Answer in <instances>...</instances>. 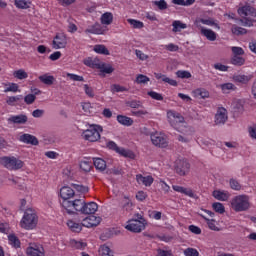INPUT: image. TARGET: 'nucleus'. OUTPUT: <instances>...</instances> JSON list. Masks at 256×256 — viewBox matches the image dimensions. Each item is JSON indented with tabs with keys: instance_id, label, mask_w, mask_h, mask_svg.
I'll use <instances>...</instances> for the list:
<instances>
[{
	"instance_id": "nucleus-1",
	"label": "nucleus",
	"mask_w": 256,
	"mask_h": 256,
	"mask_svg": "<svg viewBox=\"0 0 256 256\" xmlns=\"http://www.w3.org/2000/svg\"><path fill=\"white\" fill-rule=\"evenodd\" d=\"M72 205H74V207H72V215L75 211H78V213H81L82 215H95L99 209L97 203H86L84 199H75V203Z\"/></svg>"
},
{
	"instance_id": "nucleus-2",
	"label": "nucleus",
	"mask_w": 256,
	"mask_h": 256,
	"mask_svg": "<svg viewBox=\"0 0 256 256\" xmlns=\"http://www.w3.org/2000/svg\"><path fill=\"white\" fill-rule=\"evenodd\" d=\"M60 197L63 199L61 205L67 211V214L73 215L75 199L73 201L69 199H73V197H75V190L69 186H64L60 189Z\"/></svg>"
},
{
	"instance_id": "nucleus-3",
	"label": "nucleus",
	"mask_w": 256,
	"mask_h": 256,
	"mask_svg": "<svg viewBox=\"0 0 256 256\" xmlns=\"http://www.w3.org/2000/svg\"><path fill=\"white\" fill-rule=\"evenodd\" d=\"M238 14L244 27H253V23L256 22V9L250 5H245L238 9Z\"/></svg>"
},
{
	"instance_id": "nucleus-4",
	"label": "nucleus",
	"mask_w": 256,
	"mask_h": 256,
	"mask_svg": "<svg viewBox=\"0 0 256 256\" xmlns=\"http://www.w3.org/2000/svg\"><path fill=\"white\" fill-rule=\"evenodd\" d=\"M145 225H147V220L144 219L143 214L136 213L133 218L128 221L126 229L132 233H141V231H144Z\"/></svg>"
},
{
	"instance_id": "nucleus-5",
	"label": "nucleus",
	"mask_w": 256,
	"mask_h": 256,
	"mask_svg": "<svg viewBox=\"0 0 256 256\" xmlns=\"http://www.w3.org/2000/svg\"><path fill=\"white\" fill-rule=\"evenodd\" d=\"M39 221V218L37 217V213L35 210L28 208L24 212V216L20 222V226L23 229H35L37 227V223Z\"/></svg>"
},
{
	"instance_id": "nucleus-6",
	"label": "nucleus",
	"mask_w": 256,
	"mask_h": 256,
	"mask_svg": "<svg viewBox=\"0 0 256 256\" xmlns=\"http://www.w3.org/2000/svg\"><path fill=\"white\" fill-rule=\"evenodd\" d=\"M232 209L236 213H241L243 211H249L251 209V203L249 202V196L238 195L235 196L231 201Z\"/></svg>"
},
{
	"instance_id": "nucleus-7",
	"label": "nucleus",
	"mask_w": 256,
	"mask_h": 256,
	"mask_svg": "<svg viewBox=\"0 0 256 256\" xmlns=\"http://www.w3.org/2000/svg\"><path fill=\"white\" fill-rule=\"evenodd\" d=\"M102 132L103 128L101 126H91L89 129L83 132V137L86 141L95 143V141H99V139H101Z\"/></svg>"
},
{
	"instance_id": "nucleus-8",
	"label": "nucleus",
	"mask_w": 256,
	"mask_h": 256,
	"mask_svg": "<svg viewBox=\"0 0 256 256\" xmlns=\"http://www.w3.org/2000/svg\"><path fill=\"white\" fill-rule=\"evenodd\" d=\"M151 142L155 145V147H160L165 149L169 142L167 141V136L163 133L156 132L150 135Z\"/></svg>"
},
{
	"instance_id": "nucleus-9",
	"label": "nucleus",
	"mask_w": 256,
	"mask_h": 256,
	"mask_svg": "<svg viewBox=\"0 0 256 256\" xmlns=\"http://www.w3.org/2000/svg\"><path fill=\"white\" fill-rule=\"evenodd\" d=\"M189 169H191V165L185 159H178L175 161V172L180 177H184L189 173Z\"/></svg>"
},
{
	"instance_id": "nucleus-10",
	"label": "nucleus",
	"mask_w": 256,
	"mask_h": 256,
	"mask_svg": "<svg viewBox=\"0 0 256 256\" xmlns=\"http://www.w3.org/2000/svg\"><path fill=\"white\" fill-rule=\"evenodd\" d=\"M2 165L6 166L7 169H21L23 167V161L15 157H3L1 158Z\"/></svg>"
},
{
	"instance_id": "nucleus-11",
	"label": "nucleus",
	"mask_w": 256,
	"mask_h": 256,
	"mask_svg": "<svg viewBox=\"0 0 256 256\" xmlns=\"http://www.w3.org/2000/svg\"><path fill=\"white\" fill-rule=\"evenodd\" d=\"M227 119V109L219 107L215 114V125H225V123H227Z\"/></svg>"
},
{
	"instance_id": "nucleus-12",
	"label": "nucleus",
	"mask_w": 256,
	"mask_h": 256,
	"mask_svg": "<svg viewBox=\"0 0 256 256\" xmlns=\"http://www.w3.org/2000/svg\"><path fill=\"white\" fill-rule=\"evenodd\" d=\"M101 221H102L101 217L90 215L83 219L82 225L83 227H87L88 229H91L92 227H97L101 223Z\"/></svg>"
},
{
	"instance_id": "nucleus-13",
	"label": "nucleus",
	"mask_w": 256,
	"mask_h": 256,
	"mask_svg": "<svg viewBox=\"0 0 256 256\" xmlns=\"http://www.w3.org/2000/svg\"><path fill=\"white\" fill-rule=\"evenodd\" d=\"M67 47V36L65 34H57L53 40L54 49H65Z\"/></svg>"
},
{
	"instance_id": "nucleus-14",
	"label": "nucleus",
	"mask_w": 256,
	"mask_h": 256,
	"mask_svg": "<svg viewBox=\"0 0 256 256\" xmlns=\"http://www.w3.org/2000/svg\"><path fill=\"white\" fill-rule=\"evenodd\" d=\"M28 256H45V248L41 245L34 244L26 249Z\"/></svg>"
},
{
	"instance_id": "nucleus-15",
	"label": "nucleus",
	"mask_w": 256,
	"mask_h": 256,
	"mask_svg": "<svg viewBox=\"0 0 256 256\" xmlns=\"http://www.w3.org/2000/svg\"><path fill=\"white\" fill-rule=\"evenodd\" d=\"M29 121V118L25 114L13 115L8 118V123H13L14 125H25Z\"/></svg>"
},
{
	"instance_id": "nucleus-16",
	"label": "nucleus",
	"mask_w": 256,
	"mask_h": 256,
	"mask_svg": "<svg viewBox=\"0 0 256 256\" xmlns=\"http://www.w3.org/2000/svg\"><path fill=\"white\" fill-rule=\"evenodd\" d=\"M193 129L192 128H186L185 132H183V135H178L177 139L180 141V143H190L191 139H193Z\"/></svg>"
},
{
	"instance_id": "nucleus-17",
	"label": "nucleus",
	"mask_w": 256,
	"mask_h": 256,
	"mask_svg": "<svg viewBox=\"0 0 256 256\" xmlns=\"http://www.w3.org/2000/svg\"><path fill=\"white\" fill-rule=\"evenodd\" d=\"M172 189L177 193H183V195H187V197H191L192 199H195V197H197V195L193 193V190L191 188H185L183 186L173 185Z\"/></svg>"
},
{
	"instance_id": "nucleus-18",
	"label": "nucleus",
	"mask_w": 256,
	"mask_h": 256,
	"mask_svg": "<svg viewBox=\"0 0 256 256\" xmlns=\"http://www.w3.org/2000/svg\"><path fill=\"white\" fill-rule=\"evenodd\" d=\"M85 33H91L92 35H103L105 33V30L103 29V26L96 22L94 25L89 26Z\"/></svg>"
},
{
	"instance_id": "nucleus-19",
	"label": "nucleus",
	"mask_w": 256,
	"mask_h": 256,
	"mask_svg": "<svg viewBox=\"0 0 256 256\" xmlns=\"http://www.w3.org/2000/svg\"><path fill=\"white\" fill-rule=\"evenodd\" d=\"M19 141H21L22 143H26L27 145H39V140H37V137L31 134L21 135Z\"/></svg>"
},
{
	"instance_id": "nucleus-20",
	"label": "nucleus",
	"mask_w": 256,
	"mask_h": 256,
	"mask_svg": "<svg viewBox=\"0 0 256 256\" xmlns=\"http://www.w3.org/2000/svg\"><path fill=\"white\" fill-rule=\"evenodd\" d=\"M136 181L137 183H142V185H145V187H151L153 185V177L152 176H143L141 174L136 175Z\"/></svg>"
},
{
	"instance_id": "nucleus-21",
	"label": "nucleus",
	"mask_w": 256,
	"mask_h": 256,
	"mask_svg": "<svg viewBox=\"0 0 256 256\" xmlns=\"http://www.w3.org/2000/svg\"><path fill=\"white\" fill-rule=\"evenodd\" d=\"M212 195L214 199H217V201H227L229 197H231L229 192L221 190H214Z\"/></svg>"
},
{
	"instance_id": "nucleus-22",
	"label": "nucleus",
	"mask_w": 256,
	"mask_h": 256,
	"mask_svg": "<svg viewBox=\"0 0 256 256\" xmlns=\"http://www.w3.org/2000/svg\"><path fill=\"white\" fill-rule=\"evenodd\" d=\"M93 164L97 171H100L101 173L107 169V162L102 158H93Z\"/></svg>"
},
{
	"instance_id": "nucleus-23",
	"label": "nucleus",
	"mask_w": 256,
	"mask_h": 256,
	"mask_svg": "<svg viewBox=\"0 0 256 256\" xmlns=\"http://www.w3.org/2000/svg\"><path fill=\"white\" fill-rule=\"evenodd\" d=\"M201 35L206 37V39H208V41H216L217 40V33H215L211 29L202 28L201 29Z\"/></svg>"
},
{
	"instance_id": "nucleus-24",
	"label": "nucleus",
	"mask_w": 256,
	"mask_h": 256,
	"mask_svg": "<svg viewBox=\"0 0 256 256\" xmlns=\"http://www.w3.org/2000/svg\"><path fill=\"white\" fill-rule=\"evenodd\" d=\"M120 207L124 211H131L133 209V201H131L128 196H124L120 202Z\"/></svg>"
},
{
	"instance_id": "nucleus-25",
	"label": "nucleus",
	"mask_w": 256,
	"mask_h": 256,
	"mask_svg": "<svg viewBox=\"0 0 256 256\" xmlns=\"http://www.w3.org/2000/svg\"><path fill=\"white\" fill-rule=\"evenodd\" d=\"M67 226L69 227V229H71V231H73L74 233H81L82 229H83V223H77L73 220H69L67 222Z\"/></svg>"
},
{
	"instance_id": "nucleus-26",
	"label": "nucleus",
	"mask_w": 256,
	"mask_h": 256,
	"mask_svg": "<svg viewBox=\"0 0 256 256\" xmlns=\"http://www.w3.org/2000/svg\"><path fill=\"white\" fill-rule=\"evenodd\" d=\"M39 81L44 85H53L55 83V77L49 74H44L38 77Z\"/></svg>"
},
{
	"instance_id": "nucleus-27",
	"label": "nucleus",
	"mask_w": 256,
	"mask_h": 256,
	"mask_svg": "<svg viewBox=\"0 0 256 256\" xmlns=\"http://www.w3.org/2000/svg\"><path fill=\"white\" fill-rule=\"evenodd\" d=\"M96 68L100 69L101 73H106V74H111L113 73V71H115V69H113V66H111V64H96Z\"/></svg>"
},
{
	"instance_id": "nucleus-28",
	"label": "nucleus",
	"mask_w": 256,
	"mask_h": 256,
	"mask_svg": "<svg viewBox=\"0 0 256 256\" xmlns=\"http://www.w3.org/2000/svg\"><path fill=\"white\" fill-rule=\"evenodd\" d=\"M102 25H111L113 23V14L111 12H105L100 18Z\"/></svg>"
},
{
	"instance_id": "nucleus-29",
	"label": "nucleus",
	"mask_w": 256,
	"mask_h": 256,
	"mask_svg": "<svg viewBox=\"0 0 256 256\" xmlns=\"http://www.w3.org/2000/svg\"><path fill=\"white\" fill-rule=\"evenodd\" d=\"M117 121L120 123V125H125L126 127H131V125H133V119L127 116L118 115Z\"/></svg>"
},
{
	"instance_id": "nucleus-30",
	"label": "nucleus",
	"mask_w": 256,
	"mask_h": 256,
	"mask_svg": "<svg viewBox=\"0 0 256 256\" xmlns=\"http://www.w3.org/2000/svg\"><path fill=\"white\" fill-rule=\"evenodd\" d=\"M19 101H23V95L10 96L7 98L6 103L10 107H15Z\"/></svg>"
},
{
	"instance_id": "nucleus-31",
	"label": "nucleus",
	"mask_w": 256,
	"mask_h": 256,
	"mask_svg": "<svg viewBox=\"0 0 256 256\" xmlns=\"http://www.w3.org/2000/svg\"><path fill=\"white\" fill-rule=\"evenodd\" d=\"M8 241L12 247H15V249H19V247H21V241L15 234L8 235Z\"/></svg>"
},
{
	"instance_id": "nucleus-32",
	"label": "nucleus",
	"mask_w": 256,
	"mask_h": 256,
	"mask_svg": "<svg viewBox=\"0 0 256 256\" xmlns=\"http://www.w3.org/2000/svg\"><path fill=\"white\" fill-rule=\"evenodd\" d=\"M4 93H17L19 91V85L15 83H5Z\"/></svg>"
},
{
	"instance_id": "nucleus-33",
	"label": "nucleus",
	"mask_w": 256,
	"mask_h": 256,
	"mask_svg": "<svg viewBox=\"0 0 256 256\" xmlns=\"http://www.w3.org/2000/svg\"><path fill=\"white\" fill-rule=\"evenodd\" d=\"M195 97H200V99H209V91L205 88H198L194 90Z\"/></svg>"
},
{
	"instance_id": "nucleus-34",
	"label": "nucleus",
	"mask_w": 256,
	"mask_h": 256,
	"mask_svg": "<svg viewBox=\"0 0 256 256\" xmlns=\"http://www.w3.org/2000/svg\"><path fill=\"white\" fill-rule=\"evenodd\" d=\"M172 26H173V32L174 33H177L179 31H181V29H187V24L179 21V20H175L173 23H172Z\"/></svg>"
},
{
	"instance_id": "nucleus-35",
	"label": "nucleus",
	"mask_w": 256,
	"mask_h": 256,
	"mask_svg": "<svg viewBox=\"0 0 256 256\" xmlns=\"http://www.w3.org/2000/svg\"><path fill=\"white\" fill-rule=\"evenodd\" d=\"M231 64L235 65L236 67H241V66L245 65V58H243L241 56H232Z\"/></svg>"
},
{
	"instance_id": "nucleus-36",
	"label": "nucleus",
	"mask_w": 256,
	"mask_h": 256,
	"mask_svg": "<svg viewBox=\"0 0 256 256\" xmlns=\"http://www.w3.org/2000/svg\"><path fill=\"white\" fill-rule=\"evenodd\" d=\"M220 89H222V93H231V91H235L237 87H235L233 83H224L220 85Z\"/></svg>"
},
{
	"instance_id": "nucleus-37",
	"label": "nucleus",
	"mask_w": 256,
	"mask_h": 256,
	"mask_svg": "<svg viewBox=\"0 0 256 256\" xmlns=\"http://www.w3.org/2000/svg\"><path fill=\"white\" fill-rule=\"evenodd\" d=\"M199 22L202 23L203 25H208L209 27H215L216 29H220L219 24H217L215 20L211 18L209 19L201 18Z\"/></svg>"
},
{
	"instance_id": "nucleus-38",
	"label": "nucleus",
	"mask_w": 256,
	"mask_h": 256,
	"mask_svg": "<svg viewBox=\"0 0 256 256\" xmlns=\"http://www.w3.org/2000/svg\"><path fill=\"white\" fill-rule=\"evenodd\" d=\"M94 51L99 55H109V50L107 49V47H105V45H95Z\"/></svg>"
},
{
	"instance_id": "nucleus-39",
	"label": "nucleus",
	"mask_w": 256,
	"mask_h": 256,
	"mask_svg": "<svg viewBox=\"0 0 256 256\" xmlns=\"http://www.w3.org/2000/svg\"><path fill=\"white\" fill-rule=\"evenodd\" d=\"M117 153L122 155V157H129V159H133L135 154L131 150H126L125 148H119Z\"/></svg>"
},
{
	"instance_id": "nucleus-40",
	"label": "nucleus",
	"mask_w": 256,
	"mask_h": 256,
	"mask_svg": "<svg viewBox=\"0 0 256 256\" xmlns=\"http://www.w3.org/2000/svg\"><path fill=\"white\" fill-rule=\"evenodd\" d=\"M99 253L101 256H114L111 248H109L107 245H102L100 247Z\"/></svg>"
},
{
	"instance_id": "nucleus-41",
	"label": "nucleus",
	"mask_w": 256,
	"mask_h": 256,
	"mask_svg": "<svg viewBox=\"0 0 256 256\" xmlns=\"http://www.w3.org/2000/svg\"><path fill=\"white\" fill-rule=\"evenodd\" d=\"M70 245L73 247V249H85L87 247V243L77 240H71Z\"/></svg>"
},
{
	"instance_id": "nucleus-42",
	"label": "nucleus",
	"mask_w": 256,
	"mask_h": 256,
	"mask_svg": "<svg viewBox=\"0 0 256 256\" xmlns=\"http://www.w3.org/2000/svg\"><path fill=\"white\" fill-rule=\"evenodd\" d=\"M29 5H31V2H27L26 0H15V6L18 9H29Z\"/></svg>"
},
{
	"instance_id": "nucleus-43",
	"label": "nucleus",
	"mask_w": 256,
	"mask_h": 256,
	"mask_svg": "<svg viewBox=\"0 0 256 256\" xmlns=\"http://www.w3.org/2000/svg\"><path fill=\"white\" fill-rule=\"evenodd\" d=\"M92 163L89 160H84L80 162V169L85 171V173H89L91 171Z\"/></svg>"
},
{
	"instance_id": "nucleus-44",
	"label": "nucleus",
	"mask_w": 256,
	"mask_h": 256,
	"mask_svg": "<svg viewBox=\"0 0 256 256\" xmlns=\"http://www.w3.org/2000/svg\"><path fill=\"white\" fill-rule=\"evenodd\" d=\"M212 208L216 213H220V215H223V213H225V206H223L221 202L213 203Z\"/></svg>"
},
{
	"instance_id": "nucleus-45",
	"label": "nucleus",
	"mask_w": 256,
	"mask_h": 256,
	"mask_svg": "<svg viewBox=\"0 0 256 256\" xmlns=\"http://www.w3.org/2000/svg\"><path fill=\"white\" fill-rule=\"evenodd\" d=\"M150 79L149 77H147L146 75L143 74H139L136 77V83H138V85H145L147 83H149Z\"/></svg>"
},
{
	"instance_id": "nucleus-46",
	"label": "nucleus",
	"mask_w": 256,
	"mask_h": 256,
	"mask_svg": "<svg viewBox=\"0 0 256 256\" xmlns=\"http://www.w3.org/2000/svg\"><path fill=\"white\" fill-rule=\"evenodd\" d=\"M234 81H237V83H249V81H251V76L237 75L234 77Z\"/></svg>"
},
{
	"instance_id": "nucleus-47",
	"label": "nucleus",
	"mask_w": 256,
	"mask_h": 256,
	"mask_svg": "<svg viewBox=\"0 0 256 256\" xmlns=\"http://www.w3.org/2000/svg\"><path fill=\"white\" fill-rule=\"evenodd\" d=\"M14 77L16 79L23 80V79H27V77H29V75L27 74V72H25V70L20 69V70H17L14 72Z\"/></svg>"
},
{
	"instance_id": "nucleus-48",
	"label": "nucleus",
	"mask_w": 256,
	"mask_h": 256,
	"mask_svg": "<svg viewBox=\"0 0 256 256\" xmlns=\"http://www.w3.org/2000/svg\"><path fill=\"white\" fill-rule=\"evenodd\" d=\"M128 23H130L133 27V29H143L144 25L143 22L135 19H128Z\"/></svg>"
},
{
	"instance_id": "nucleus-49",
	"label": "nucleus",
	"mask_w": 256,
	"mask_h": 256,
	"mask_svg": "<svg viewBox=\"0 0 256 256\" xmlns=\"http://www.w3.org/2000/svg\"><path fill=\"white\" fill-rule=\"evenodd\" d=\"M153 5L158 7V9H160V11H165V9H167V7H168L167 1H165V0L153 1Z\"/></svg>"
},
{
	"instance_id": "nucleus-50",
	"label": "nucleus",
	"mask_w": 256,
	"mask_h": 256,
	"mask_svg": "<svg viewBox=\"0 0 256 256\" xmlns=\"http://www.w3.org/2000/svg\"><path fill=\"white\" fill-rule=\"evenodd\" d=\"M177 77L180 79H191V72L186 70H178L176 72Z\"/></svg>"
},
{
	"instance_id": "nucleus-51",
	"label": "nucleus",
	"mask_w": 256,
	"mask_h": 256,
	"mask_svg": "<svg viewBox=\"0 0 256 256\" xmlns=\"http://www.w3.org/2000/svg\"><path fill=\"white\" fill-rule=\"evenodd\" d=\"M201 217L205 219V221H207V225L209 229H211L212 231H219V229L215 225V220H210L209 218L205 217L203 214H201Z\"/></svg>"
},
{
	"instance_id": "nucleus-52",
	"label": "nucleus",
	"mask_w": 256,
	"mask_h": 256,
	"mask_svg": "<svg viewBox=\"0 0 256 256\" xmlns=\"http://www.w3.org/2000/svg\"><path fill=\"white\" fill-rule=\"evenodd\" d=\"M111 91H112V93H123V92L127 91V88H125L119 84H113L111 86Z\"/></svg>"
},
{
	"instance_id": "nucleus-53",
	"label": "nucleus",
	"mask_w": 256,
	"mask_h": 256,
	"mask_svg": "<svg viewBox=\"0 0 256 256\" xmlns=\"http://www.w3.org/2000/svg\"><path fill=\"white\" fill-rule=\"evenodd\" d=\"M232 33L234 35H245L247 33V29L239 27V26H234V27H232Z\"/></svg>"
},
{
	"instance_id": "nucleus-54",
	"label": "nucleus",
	"mask_w": 256,
	"mask_h": 256,
	"mask_svg": "<svg viewBox=\"0 0 256 256\" xmlns=\"http://www.w3.org/2000/svg\"><path fill=\"white\" fill-rule=\"evenodd\" d=\"M230 187L234 191H241V184L236 179H230Z\"/></svg>"
},
{
	"instance_id": "nucleus-55",
	"label": "nucleus",
	"mask_w": 256,
	"mask_h": 256,
	"mask_svg": "<svg viewBox=\"0 0 256 256\" xmlns=\"http://www.w3.org/2000/svg\"><path fill=\"white\" fill-rule=\"evenodd\" d=\"M231 51L233 53V56H240L241 57V55H245V50H243V48H241V47L233 46L231 48Z\"/></svg>"
},
{
	"instance_id": "nucleus-56",
	"label": "nucleus",
	"mask_w": 256,
	"mask_h": 256,
	"mask_svg": "<svg viewBox=\"0 0 256 256\" xmlns=\"http://www.w3.org/2000/svg\"><path fill=\"white\" fill-rule=\"evenodd\" d=\"M151 99H154L155 101H163V95L155 92V91H150L147 93Z\"/></svg>"
},
{
	"instance_id": "nucleus-57",
	"label": "nucleus",
	"mask_w": 256,
	"mask_h": 256,
	"mask_svg": "<svg viewBox=\"0 0 256 256\" xmlns=\"http://www.w3.org/2000/svg\"><path fill=\"white\" fill-rule=\"evenodd\" d=\"M35 99H37L35 94H28L24 97L26 105H33V103H35Z\"/></svg>"
},
{
	"instance_id": "nucleus-58",
	"label": "nucleus",
	"mask_w": 256,
	"mask_h": 256,
	"mask_svg": "<svg viewBox=\"0 0 256 256\" xmlns=\"http://www.w3.org/2000/svg\"><path fill=\"white\" fill-rule=\"evenodd\" d=\"M184 255L185 256H199V251L195 248H186L184 250Z\"/></svg>"
},
{
	"instance_id": "nucleus-59",
	"label": "nucleus",
	"mask_w": 256,
	"mask_h": 256,
	"mask_svg": "<svg viewBox=\"0 0 256 256\" xmlns=\"http://www.w3.org/2000/svg\"><path fill=\"white\" fill-rule=\"evenodd\" d=\"M67 77H69L71 81H85V78H83V76H79L77 74L67 73Z\"/></svg>"
},
{
	"instance_id": "nucleus-60",
	"label": "nucleus",
	"mask_w": 256,
	"mask_h": 256,
	"mask_svg": "<svg viewBox=\"0 0 256 256\" xmlns=\"http://www.w3.org/2000/svg\"><path fill=\"white\" fill-rule=\"evenodd\" d=\"M84 91L88 97H91V98L95 97L93 88L89 87V85H87V84L84 85Z\"/></svg>"
},
{
	"instance_id": "nucleus-61",
	"label": "nucleus",
	"mask_w": 256,
	"mask_h": 256,
	"mask_svg": "<svg viewBox=\"0 0 256 256\" xmlns=\"http://www.w3.org/2000/svg\"><path fill=\"white\" fill-rule=\"evenodd\" d=\"M188 229L191 233H194V235H201V228L198 226L190 225Z\"/></svg>"
},
{
	"instance_id": "nucleus-62",
	"label": "nucleus",
	"mask_w": 256,
	"mask_h": 256,
	"mask_svg": "<svg viewBox=\"0 0 256 256\" xmlns=\"http://www.w3.org/2000/svg\"><path fill=\"white\" fill-rule=\"evenodd\" d=\"M43 115H45V110L36 109L32 112V116L36 119H39V117H43Z\"/></svg>"
},
{
	"instance_id": "nucleus-63",
	"label": "nucleus",
	"mask_w": 256,
	"mask_h": 256,
	"mask_svg": "<svg viewBox=\"0 0 256 256\" xmlns=\"http://www.w3.org/2000/svg\"><path fill=\"white\" fill-rule=\"evenodd\" d=\"M248 133L252 139H256V125L250 126L248 128Z\"/></svg>"
},
{
	"instance_id": "nucleus-64",
	"label": "nucleus",
	"mask_w": 256,
	"mask_h": 256,
	"mask_svg": "<svg viewBox=\"0 0 256 256\" xmlns=\"http://www.w3.org/2000/svg\"><path fill=\"white\" fill-rule=\"evenodd\" d=\"M156 256H171V252L163 249H158Z\"/></svg>"
}]
</instances>
